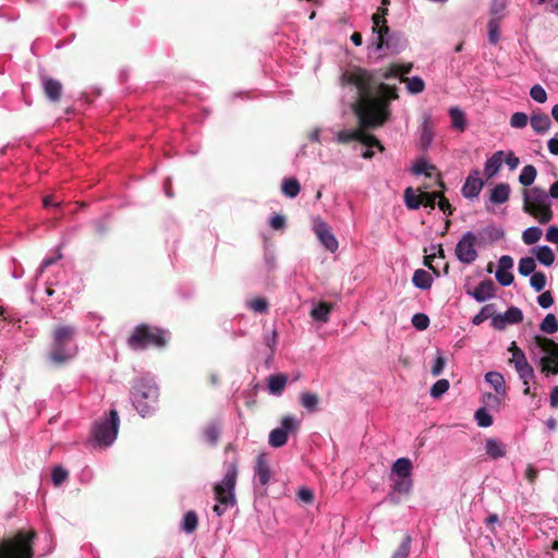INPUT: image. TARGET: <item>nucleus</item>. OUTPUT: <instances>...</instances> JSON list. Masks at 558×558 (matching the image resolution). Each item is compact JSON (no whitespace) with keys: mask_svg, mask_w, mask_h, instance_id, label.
I'll return each mask as SVG.
<instances>
[{"mask_svg":"<svg viewBox=\"0 0 558 558\" xmlns=\"http://www.w3.org/2000/svg\"><path fill=\"white\" fill-rule=\"evenodd\" d=\"M272 477L271 460L267 452H260L254 465V484L265 487Z\"/></svg>","mask_w":558,"mask_h":558,"instance_id":"obj_11","label":"nucleus"},{"mask_svg":"<svg viewBox=\"0 0 558 558\" xmlns=\"http://www.w3.org/2000/svg\"><path fill=\"white\" fill-rule=\"evenodd\" d=\"M299 420L293 416H284L281 418V432H280V444L281 447L287 442L289 434H293L299 428Z\"/></svg>","mask_w":558,"mask_h":558,"instance_id":"obj_22","label":"nucleus"},{"mask_svg":"<svg viewBox=\"0 0 558 558\" xmlns=\"http://www.w3.org/2000/svg\"><path fill=\"white\" fill-rule=\"evenodd\" d=\"M341 80L343 84L354 85L359 90V98L353 105V112L360 126L357 141L369 148L376 147L384 151L385 147L375 135L366 133V130L379 128L390 119V102L399 98L398 88L380 83L375 96V73L360 66L344 71Z\"/></svg>","mask_w":558,"mask_h":558,"instance_id":"obj_1","label":"nucleus"},{"mask_svg":"<svg viewBox=\"0 0 558 558\" xmlns=\"http://www.w3.org/2000/svg\"><path fill=\"white\" fill-rule=\"evenodd\" d=\"M264 344L267 347L270 351L269 355L265 360V367L270 368L274 363V355H275V347L277 344V331L274 329L270 335H266L264 337Z\"/></svg>","mask_w":558,"mask_h":558,"instance_id":"obj_32","label":"nucleus"},{"mask_svg":"<svg viewBox=\"0 0 558 558\" xmlns=\"http://www.w3.org/2000/svg\"><path fill=\"white\" fill-rule=\"evenodd\" d=\"M205 439L210 445H216L220 437V427L217 423L209 424L204 430Z\"/></svg>","mask_w":558,"mask_h":558,"instance_id":"obj_43","label":"nucleus"},{"mask_svg":"<svg viewBox=\"0 0 558 558\" xmlns=\"http://www.w3.org/2000/svg\"><path fill=\"white\" fill-rule=\"evenodd\" d=\"M440 196V193L437 192H421L422 197V206L429 207L430 209H434L436 206L437 197Z\"/></svg>","mask_w":558,"mask_h":558,"instance_id":"obj_50","label":"nucleus"},{"mask_svg":"<svg viewBox=\"0 0 558 558\" xmlns=\"http://www.w3.org/2000/svg\"><path fill=\"white\" fill-rule=\"evenodd\" d=\"M433 124L429 121V117H424V121L421 126V138L420 145L422 148H427L433 141Z\"/></svg>","mask_w":558,"mask_h":558,"instance_id":"obj_30","label":"nucleus"},{"mask_svg":"<svg viewBox=\"0 0 558 558\" xmlns=\"http://www.w3.org/2000/svg\"><path fill=\"white\" fill-rule=\"evenodd\" d=\"M534 343L546 354L541 359L539 364L543 373L558 374V343L544 336H535Z\"/></svg>","mask_w":558,"mask_h":558,"instance_id":"obj_9","label":"nucleus"},{"mask_svg":"<svg viewBox=\"0 0 558 558\" xmlns=\"http://www.w3.org/2000/svg\"><path fill=\"white\" fill-rule=\"evenodd\" d=\"M403 198L407 208L410 210H416L422 206L421 193L416 194V191L411 186L404 190Z\"/></svg>","mask_w":558,"mask_h":558,"instance_id":"obj_27","label":"nucleus"},{"mask_svg":"<svg viewBox=\"0 0 558 558\" xmlns=\"http://www.w3.org/2000/svg\"><path fill=\"white\" fill-rule=\"evenodd\" d=\"M167 343L166 331L148 325L135 327L133 333L128 339V344L133 350H144L149 345L162 348Z\"/></svg>","mask_w":558,"mask_h":558,"instance_id":"obj_8","label":"nucleus"},{"mask_svg":"<svg viewBox=\"0 0 558 558\" xmlns=\"http://www.w3.org/2000/svg\"><path fill=\"white\" fill-rule=\"evenodd\" d=\"M120 427V417L116 409H110L102 417L96 420L92 426V439L95 447L108 448L117 439Z\"/></svg>","mask_w":558,"mask_h":558,"instance_id":"obj_4","label":"nucleus"},{"mask_svg":"<svg viewBox=\"0 0 558 558\" xmlns=\"http://www.w3.org/2000/svg\"><path fill=\"white\" fill-rule=\"evenodd\" d=\"M400 82L407 85V89L410 94H420L425 89V83L420 76H401Z\"/></svg>","mask_w":558,"mask_h":558,"instance_id":"obj_31","label":"nucleus"},{"mask_svg":"<svg viewBox=\"0 0 558 558\" xmlns=\"http://www.w3.org/2000/svg\"><path fill=\"white\" fill-rule=\"evenodd\" d=\"M412 282L416 288L427 290L432 287L433 278L424 269H417L413 274Z\"/></svg>","mask_w":558,"mask_h":558,"instance_id":"obj_28","label":"nucleus"},{"mask_svg":"<svg viewBox=\"0 0 558 558\" xmlns=\"http://www.w3.org/2000/svg\"><path fill=\"white\" fill-rule=\"evenodd\" d=\"M539 329L547 335H553L558 330V320L553 313L545 316L539 325Z\"/></svg>","mask_w":558,"mask_h":558,"instance_id":"obj_38","label":"nucleus"},{"mask_svg":"<svg viewBox=\"0 0 558 558\" xmlns=\"http://www.w3.org/2000/svg\"><path fill=\"white\" fill-rule=\"evenodd\" d=\"M411 536L405 535L399 548L393 553L392 558H407L410 554Z\"/></svg>","mask_w":558,"mask_h":558,"instance_id":"obj_51","label":"nucleus"},{"mask_svg":"<svg viewBox=\"0 0 558 558\" xmlns=\"http://www.w3.org/2000/svg\"><path fill=\"white\" fill-rule=\"evenodd\" d=\"M535 268H536V263L533 257L526 256L519 260L518 270H519V274L523 277L534 274Z\"/></svg>","mask_w":558,"mask_h":558,"instance_id":"obj_39","label":"nucleus"},{"mask_svg":"<svg viewBox=\"0 0 558 558\" xmlns=\"http://www.w3.org/2000/svg\"><path fill=\"white\" fill-rule=\"evenodd\" d=\"M77 329L71 325L58 326L53 333L48 353V361L54 366H61L73 360L78 348L75 343Z\"/></svg>","mask_w":558,"mask_h":558,"instance_id":"obj_3","label":"nucleus"},{"mask_svg":"<svg viewBox=\"0 0 558 558\" xmlns=\"http://www.w3.org/2000/svg\"><path fill=\"white\" fill-rule=\"evenodd\" d=\"M542 230L537 227H530L523 231L522 240L525 244L532 245L539 241L542 236Z\"/></svg>","mask_w":558,"mask_h":558,"instance_id":"obj_41","label":"nucleus"},{"mask_svg":"<svg viewBox=\"0 0 558 558\" xmlns=\"http://www.w3.org/2000/svg\"><path fill=\"white\" fill-rule=\"evenodd\" d=\"M531 287L539 292L546 287V276L542 271H535L530 279Z\"/></svg>","mask_w":558,"mask_h":558,"instance_id":"obj_46","label":"nucleus"},{"mask_svg":"<svg viewBox=\"0 0 558 558\" xmlns=\"http://www.w3.org/2000/svg\"><path fill=\"white\" fill-rule=\"evenodd\" d=\"M69 476L68 470L61 465H57L51 471V480L54 486H60Z\"/></svg>","mask_w":558,"mask_h":558,"instance_id":"obj_45","label":"nucleus"},{"mask_svg":"<svg viewBox=\"0 0 558 558\" xmlns=\"http://www.w3.org/2000/svg\"><path fill=\"white\" fill-rule=\"evenodd\" d=\"M412 324L417 330H425L429 326V318L426 314L417 313L412 317Z\"/></svg>","mask_w":558,"mask_h":558,"instance_id":"obj_54","label":"nucleus"},{"mask_svg":"<svg viewBox=\"0 0 558 558\" xmlns=\"http://www.w3.org/2000/svg\"><path fill=\"white\" fill-rule=\"evenodd\" d=\"M264 240V260L268 269L276 268V243L271 241V239L265 234H263Z\"/></svg>","mask_w":558,"mask_h":558,"instance_id":"obj_19","label":"nucleus"},{"mask_svg":"<svg viewBox=\"0 0 558 558\" xmlns=\"http://www.w3.org/2000/svg\"><path fill=\"white\" fill-rule=\"evenodd\" d=\"M267 389L270 395L279 396V373H274L269 376Z\"/></svg>","mask_w":558,"mask_h":558,"instance_id":"obj_60","label":"nucleus"},{"mask_svg":"<svg viewBox=\"0 0 558 558\" xmlns=\"http://www.w3.org/2000/svg\"><path fill=\"white\" fill-rule=\"evenodd\" d=\"M488 40L490 44H497L499 40V28L496 22L488 23Z\"/></svg>","mask_w":558,"mask_h":558,"instance_id":"obj_64","label":"nucleus"},{"mask_svg":"<svg viewBox=\"0 0 558 558\" xmlns=\"http://www.w3.org/2000/svg\"><path fill=\"white\" fill-rule=\"evenodd\" d=\"M527 121L529 118L524 112H515L511 116L510 125L515 129H523L526 126Z\"/></svg>","mask_w":558,"mask_h":558,"instance_id":"obj_56","label":"nucleus"},{"mask_svg":"<svg viewBox=\"0 0 558 558\" xmlns=\"http://www.w3.org/2000/svg\"><path fill=\"white\" fill-rule=\"evenodd\" d=\"M314 232L319 242L330 252H336L338 248V241L331 232L330 227L319 217L314 219Z\"/></svg>","mask_w":558,"mask_h":558,"instance_id":"obj_12","label":"nucleus"},{"mask_svg":"<svg viewBox=\"0 0 558 558\" xmlns=\"http://www.w3.org/2000/svg\"><path fill=\"white\" fill-rule=\"evenodd\" d=\"M504 315L507 324H519L523 320L522 311L515 306L509 307Z\"/></svg>","mask_w":558,"mask_h":558,"instance_id":"obj_44","label":"nucleus"},{"mask_svg":"<svg viewBox=\"0 0 558 558\" xmlns=\"http://www.w3.org/2000/svg\"><path fill=\"white\" fill-rule=\"evenodd\" d=\"M477 243L476 235L469 231L463 234L456 245L454 254L459 262L465 265H470L475 262L478 257V253L475 248Z\"/></svg>","mask_w":558,"mask_h":558,"instance_id":"obj_10","label":"nucleus"},{"mask_svg":"<svg viewBox=\"0 0 558 558\" xmlns=\"http://www.w3.org/2000/svg\"><path fill=\"white\" fill-rule=\"evenodd\" d=\"M238 476V468L235 463H230L226 468V473L219 484L215 486V497L217 504L214 506V512L217 517H221L229 507L235 505V483Z\"/></svg>","mask_w":558,"mask_h":558,"instance_id":"obj_5","label":"nucleus"},{"mask_svg":"<svg viewBox=\"0 0 558 558\" xmlns=\"http://www.w3.org/2000/svg\"><path fill=\"white\" fill-rule=\"evenodd\" d=\"M317 404H318L317 395L307 392L302 396V405L305 409H307L310 411H315Z\"/></svg>","mask_w":558,"mask_h":558,"instance_id":"obj_58","label":"nucleus"},{"mask_svg":"<svg viewBox=\"0 0 558 558\" xmlns=\"http://www.w3.org/2000/svg\"><path fill=\"white\" fill-rule=\"evenodd\" d=\"M470 295H472L476 301L484 302L487 299H490L495 294V284L492 279L483 280L478 283V286L474 289V291H468Z\"/></svg>","mask_w":558,"mask_h":558,"instance_id":"obj_17","label":"nucleus"},{"mask_svg":"<svg viewBox=\"0 0 558 558\" xmlns=\"http://www.w3.org/2000/svg\"><path fill=\"white\" fill-rule=\"evenodd\" d=\"M300 182L295 178H287L281 184V192L290 198L295 197L300 193Z\"/></svg>","mask_w":558,"mask_h":558,"instance_id":"obj_33","label":"nucleus"},{"mask_svg":"<svg viewBox=\"0 0 558 558\" xmlns=\"http://www.w3.org/2000/svg\"><path fill=\"white\" fill-rule=\"evenodd\" d=\"M515 371L524 385H529V380L534 378V369L529 363L517 367Z\"/></svg>","mask_w":558,"mask_h":558,"instance_id":"obj_52","label":"nucleus"},{"mask_svg":"<svg viewBox=\"0 0 558 558\" xmlns=\"http://www.w3.org/2000/svg\"><path fill=\"white\" fill-rule=\"evenodd\" d=\"M413 69V64L412 63H404V64H398V63H392L390 64V66L386 70L384 69H379V70H367L368 72L371 73H375V77H376V83L374 84V89L378 88V85L381 83L379 82L380 78H384V80H389V78H392V77H401V76H405L407 74H409Z\"/></svg>","mask_w":558,"mask_h":558,"instance_id":"obj_13","label":"nucleus"},{"mask_svg":"<svg viewBox=\"0 0 558 558\" xmlns=\"http://www.w3.org/2000/svg\"><path fill=\"white\" fill-rule=\"evenodd\" d=\"M332 310V305L327 302H319L315 307L311 311V316L313 319L322 323H326L329 319V314Z\"/></svg>","mask_w":558,"mask_h":558,"instance_id":"obj_25","label":"nucleus"},{"mask_svg":"<svg viewBox=\"0 0 558 558\" xmlns=\"http://www.w3.org/2000/svg\"><path fill=\"white\" fill-rule=\"evenodd\" d=\"M533 253L535 254L537 260L545 266H551L555 262V254L553 250L547 245L534 248Z\"/></svg>","mask_w":558,"mask_h":558,"instance_id":"obj_29","label":"nucleus"},{"mask_svg":"<svg viewBox=\"0 0 558 558\" xmlns=\"http://www.w3.org/2000/svg\"><path fill=\"white\" fill-rule=\"evenodd\" d=\"M40 83L46 97L51 102H58L61 98L63 88L61 82L41 73Z\"/></svg>","mask_w":558,"mask_h":558,"instance_id":"obj_15","label":"nucleus"},{"mask_svg":"<svg viewBox=\"0 0 558 558\" xmlns=\"http://www.w3.org/2000/svg\"><path fill=\"white\" fill-rule=\"evenodd\" d=\"M475 420L481 427H489L493 424L492 415L483 408L475 412Z\"/></svg>","mask_w":558,"mask_h":558,"instance_id":"obj_47","label":"nucleus"},{"mask_svg":"<svg viewBox=\"0 0 558 558\" xmlns=\"http://www.w3.org/2000/svg\"><path fill=\"white\" fill-rule=\"evenodd\" d=\"M510 185L508 183H499L492 191L489 201L493 204H504L509 199Z\"/></svg>","mask_w":558,"mask_h":558,"instance_id":"obj_23","label":"nucleus"},{"mask_svg":"<svg viewBox=\"0 0 558 558\" xmlns=\"http://www.w3.org/2000/svg\"><path fill=\"white\" fill-rule=\"evenodd\" d=\"M496 279L499 284L507 287L513 282V275L509 270H497Z\"/></svg>","mask_w":558,"mask_h":558,"instance_id":"obj_59","label":"nucleus"},{"mask_svg":"<svg viewBox=\"0 0 558 558\" xmlns=\"http://www.w3.org/2000/svg\"><path fill=\"white\" fill-rule=\"evenodd\" d=\"M373 33L377 34L375 45L378 50H383L385 46H389L388 43L385 41V38L391 35L387 22L380 24L376 31H373Z\"/></svg>","mask_w":558,"mask_h":558,"instance_id":"obj_40","label":"nucleus"},{"mask_svg":"<svg viewBox=\"0 0 558 558\" xmlns=\"http://www.w3.org/2000/svg\"><path fill=\"white\" fill-rule=\"evenodd\" d=\"M298 498L306 505H310L314 501V493L312 489L303 487L298 492Z\"/></svg>","mask_w":558,"mask_h":558,"instance_id":"obj_63","label":"nucleus"},{"mask_svg":"<svg viewBox=\"0 0 558 558\" xmlns=\"http://www.w3.org/2000/svg\"><path fill=\"white\" fill-rule=\"evenodd\" d=\"M445 365H446V359L440 353H438V355L436 356L435 363L432 367L433 376H435V377L439 376L442 373Z\"/></svg>","mask_w":558,"mask_h":558,"instance_id":"obj_62","label":"nucleus"},{"mask_svg":"<svg viewBox=\"0 0 558 558\" xmlns=\"http://www.w3.org/2000/svg\"><path fill=\"white\" fill-rule=\"evenodd\" d=\"M530 123H531L532 129L537 134L545 133L546 131H548L550 129V125H551L550 118L546 113H543V112H533L530 118Z\"/></svg>","mask_w":558,"mask_h":558,"instance_id":"obj_18","label":"nucleus"},{"mask_svg":"<svg viewBox=\"0 0 558 558\" xmlns=\"http://www.w3.org/2000/svg\"><path fill=\"white\" fill-rule=\"evenodd\" d=\"M530 96L533 100L539 104H544L547 100V93L539 84H536L531 88Z\"/></svg>","mask_w":558,"mask_h":558,"instance_id":"obj_53","label":"nucleus"},{"mask_svg":"<svg viewBox=\"0 0 558 558\" xmlns=\"http://www.w3.org/2000/svg\"><path fill=\"white\" fill-rule=\"evenodd\" d=\"M554 302V296L550 291H545L537 296V303L542 308L550 307Z\"/></svg>","mask_w":558,"mask_h":558,"instance_id":"obj_61","label":"nucleus"},{"mask_svg":"<svg viewBox=\"0 0 558 558\" xmlns=\"http://www.w3.org/2000/svg\"><path fill=\"white\" fill-rule=\"evenodd\" d=\"M502 156L504 153L501 150L496 151L489 159L486 160L484 167V174L486 179H492L494 175L498 173L502 166Z\"/></svg>","mask_w":558,"mask_h":558,"instance_id":"obj_21","label":"nucleus"},{"mask_svg":"<svg viewBox=\"0 0 558 558\" xmlns=\"http://www.w3.org/2000/svg\"><path fill=\"white\" fill-rule=\"evenodd\" d=\"M449 381L447 379H439L437 380L432 389H430V396L433 398H439L441 397L448 389H449Z\"/></svg>","mask_w":558,"mask_h":558,"instance_id":"obj_49","label":"nucleus"},{"mask_svg":"<svg viewBox=\"0 0 558 558\" xmlns=\"http://www.w3.org/2000/svg\"><path fill=\"white\" fill-rule=\"evenodd\" d=\"M34 538V532L20 531L14 537L1 543L0 558H33Z\"/></svg>","mask_w":558,"mask_h":558,"instance_id":"obj_7","label":"nucleus"},{"mask_svg":"<svg viewBox=\"0 0 558 558\" xmlns=\"http://www.w3.org/2000/svg\"><path fill=\"white\" fill-rule=\"evenodd\" d=\"M197 523H198L197 514L194 511L190 510L183 515L181 529L185 533H192L196 530Z\"/></svg>","mask_w":558,"mask_h":558,"instance_id":"obj_36","label":"nucleus"},{"mask_svg":"<svg viewBox=\"0 0 558 558\" xmlns=\"http://www.w3.org/2000/svg\"><path fill=\"white\" fill-rule=\"evenodd\" d=\"M393 486L392 490L387 495V500L392 505H398L400 502L397 494L408 495L412 488V480L411 477H392Z\"/></svg>","mask_w":558,"mask_h":558,"instance_id":"obj_16","label":"nucleus"},{"mask_svg":"<svg viewBox=\"0 0 558 558\" xmlns=\"http://www.w3.org/2000/svg\"><path fill=\"white\" fill-rule=\"evenodd\" d=\"M61 253L58 252L54 256H47L43 259V262L40 263L39 267L37 268L36 270V275H35V279L37 280L41 274L49 267L51 266L52 264H54L58 259L61 258Z\"/></svg>","mask_w":558,"mask_h":558,"instance_id":"obj_48","label":"nucleus"},{"mask_svg":"<svg viewBox=\"0 0 558 558\" xmlns=\"http://www.w3.org/2000/svg\"><path fill=\"white\" fill-rule=\"evenodd\" d=\"M440 193V196L437 197V205L439 209L447 216H451L454 211V208L449 203L448 198L445 196L444 191H438Z\"/></svg>","mask_w":558,"mask_h":558,"instance_id":"obj_55","label":"nucleus"},{"mask_svg":"<svg viewBox=\"0 0 558 558\" xmlns=\"http://www.w3.org/2000/svg\"><path fill=\"white\" fill-rule=\"evenodd\" d=\"M494 314H495V305L486 304L485 306L482 307L480 313L473 317L472 323L474 325H481L486 319L492 318Z\"/></svg>","mask_w":558,"mask_h":558,"instance_id":"obj_42","label":"nucleus"},{"mask_svg":"<svg viewBox=\"0 0 558 558\" xmlns=\"http://www.w3.org/2000/svg\"><path fill=\"white\" fill-rule=\"evenodd\" d=\"M485 448H486V453L492 459H499V458H502L506 456V446L501 441H499L495 438H488L486 440Z\"/></svg>","mask_w":558,"mask_h":558,"instance_id":"obj_24","label":"nucleus"},{"mask_svg":"<svg viewBox=\"0 0 558 558\" xmlns=\"http://www.w3.org/2000/svg\"><path fill=\"white\" fill-rule=\"evenodd\" d=\"M130 399L142 417L151 416L159 405V387L151 374H144L133 380Z\"/></svg>","mask_w":558,"mask_h":558,"instance_id":"obj_2","label":"nucleus"},{"mask_svg":"<svg viewBox=\"0 0 558 558\" xmlns=\"http://www.w3.org/2000/svg\"><path fill=\"white\" fill-rule=\"evenodd\" d=\"M359 129L353 131H340L337 134V141L341 144H348L352 141H357Z\"/></svg>","mask_w":558,"mask_h":558,"instance_id":"obj_57","label":"nucleus"},{"mask_svg":"<svg viewBox=\"0 0 558 558\" xmlns=\"http://www.w3.org/2000/svg\"><path fill=\"white\" fill-rule=\"evenodd\" d=\"M449 116H450L452 128H454L459 131L465 130L466 120H465V114L462 110H460L459 108H451L449 110Z\"/></svg>","mask_w":558,"mask_h":558,"instance_id":"obj_34","label":"nucleus"},{"mask_svg":"<svg viewBox=\"0 0 558 558\" xmlns=\"http://www.w3.org/2000/svg\"><path fill=\"white\" fill-rule=\"evenodd\" d=\"M412 468L410 459L399 458L392 464L390 477H411Z\"/></svg>","mask_w":558,"mask_h":558,"instance_id":"obj_20","label":"nucleus"},{"mask_svg":"<svg viewBox=\"0 0 558 558\" xmlns=\"http://www.w3.org/2000/svg\"><path fill=\"white\" fill-rule=\"evenodd\" d=\"M485 379L488 384H490L497 395L506 393V383L504 376L498 372H488L485 375Z\"/></svg>","mask_w":558,"mask_h":558,"instance_id":"obj_26","label":"nucleus"},{"mask_svg":"<svg viewBox=\"0 0 558 558\" xmlns=\"http://www.w3.org/2000/svg\"><path fill=\"white\" fill-rule=\"evenodd\" d=\"M545 190L534 186L523 191V210L538 220L547 223L553 219V210L547 202Z\"/></svg>","mask_w":558,"mask_h":558,"instance_id":"obj_6","label":"nucleus"},{"mask_svg":"<svg viewBox=\"0 0 558 558\" xmlns=\"http://www.w3.org/2000/svg\"><path fill=\"white\" fill-rule=\"evenodd\" d=\"M537 175V170L533 165H526L523 167L520 175H519V182L523 186H530L535 178Z\"/></svg>","mask_w":558,"mask_h":558,"instance_id":"obj_35","label":"nucleus"},{"mask_svg":"<svg viewBox=\"0 0 558 558\" xmlns=\"http://www.w3.org/2000/svg\"><path fill=\"white\" fill-rule=\"evenodd\" d=\"M485 185V181L481 178L478 169H472L461 189V193L465 198L472 199L480 195Z\"/></svg>","mask_w":558,"mask_h":558,"instance_id":"obj_14","label":"nucleus"},{"mask_svg":"<svg viewBox=\"0 0 558 558\" xmlns=\"http://www.w3.org/2000/svg\"><path fill=\"white\" fill-rule=\"evenodd\" d=\"M245 306L257 314H265L268 312V301L265 298H255L253 300L246 301Z\"/></svg>","mask_w":558,"mask_h":558,"instance_id":"obj_37","label":"nucleus"}]
</instances>
